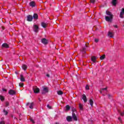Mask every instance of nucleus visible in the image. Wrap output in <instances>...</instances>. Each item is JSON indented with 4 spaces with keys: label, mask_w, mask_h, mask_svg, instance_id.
<instances>
[{
    "label": "nucleus",
    "mask_w": 124,
    "mask_h": 124,
    "mask_svg": "<svg viewBox=\"0 0 124 124\" xmlns=\"http://www.w3.org/2000/svg\"><path fill=\"white\" fill-rule=\"evenodd\" d=\"M33 18L35 20H37L38 19V15L36 14H34L33 16Z\"/></svg>",
    "instance_id": "obj_16"
},
{
    "label": "nucleus",
    "mask_w": 124,
    "mask_h": 124,
    "mask_svg": "<svg viewBox=\"0 0 124 124\" xmlns=\"http://www.w3.org/2000/svg\"><path fill=\"white\" fill-rule=\"evenodd\" d=\"M31 122L32 124H34V121L32 119H31Z\"/></svg>",
    "instance_id": "obj_37"
},
{
    "label": "nucleus",
    "mask_w": 124,
    "mask_h": 124,
    "mask_svg": "<svg viewBox=\"0 0 124 124\" xmlns=\"http://www.w3.org/2000/svg\"><path fill=\"white\" fill-rule=\"evenodd\" d=\"M100 93H102V92H101Z\"/></svg>",
    "instance_id": "obj_44"
},
{
    "label": "nucleus",
    "mask_w": 124,
    "mask_h": 124,
    "mask_svg": "<svg viewBox=\"0 0 124 124\" xmlns=\"http://www.w3.org/2000/svg\"><path fill=\"white\" fill-rule=\"evenodd\" d=\"M2 91H3V92H6V89H2Z\"/></svg>",
    "instance_id": "obj_42"
},
{
    "label": "nucleus",
    "mask_w": 124,
    "mask_h": 124,
    "mask_svg": "<svg viewBox=\"0 0 124 124\" xmlns=\"http://www.w3.org/2000/svg\"><path fill=\"white\" fill-rule=\"evenodd\" d=\"M9 94H11V95H14V94H16V92L14 90H10L9 91Z\"/></svg>",
    "instance_id": "obj_8"
},
{
    "label": "nucleus",
    "mask_w": 124,
    "mask_h": 124,
    "mask_svg": "<svg viewBox=\"0 0 124 124\" xmlns=\"http://www.w3.org/2000/svg\"><path fill=\"white\" fill-rule=\"evenodd\" d=\"M117 0H112V4L113 5L116 6V5L117 4Z\"/></svg>",
    "instance_id": "obj_23"
},
{
    "label": "nucleus",
    "mask_w": 124,
    "mask_h": 124,
    "mask_svg": "<svg viewBox=\"0 0 124 124\" xmlns=\"http://www.w3.org/2000/svg\"><path fill=\"white\" fill-rule=\"evenodd\" d=\"M3 112L4 115H7V114H8V112H7V111L5 110V109H4Z\"/></svg>",
    "instance_id": "obj_29"
},
{
    "label": "nucleus",
    "mask_w": 124,
    "mask_h": 124,
    "mask_svg": "<svg viewBox=\"0 0 124 124\" xmlns=\"http://www.w3.org/2000/svg\"><path fill=\"white\" fill-rule=\"evenodd\" d=\"M0 99L1 101H3V100H4L5 99L4 96L2 95H0Z\"/></svg>",
    "instance_id": "obj_25"
},
{
    "label": "nucleus",
    "mask_w": 124,
    "mask_h": 124,
    "mask_svg": "<svg viewBox=\"0 0 124 124\" xmlns=\"http://www.w3.org/2000/svg\"><path fill=\"white\" fill-rule=\"evenodd\" d=\"M100 60H104L105 59V55H102L100 57Z\"/></svg>",
    "instance_id": "obj_27"
},
{
    "label": "nucleus",
    "mask_w": 124,
    "mask_h": 124,
    "mask_svg": "<svg viewBox=\"0 0 124 124\" xmlns=\"http://www.w3.org/2000/svg\"><path fill=\"white\" fill-rule=\"evenodd\" d=\"M118 120H119V121H120V122H121V121H122V119H121V117H119V118H118Z\"/></svg>",
    "instance_id": "obj_40"
},
{
    "label": "nucleus",
    "mask_w": 124,
    "mask_h": 124,
    "mask_svg": "<svg viewBox=\"0 0 124 124\" xmlns=\"http://www.w3.org/2000/svg\"><path fill=\"white\" fill-rule=\"evenodd\" d=\"M19 87H23L24 86V83H19Z\"/></svg>",
    "instance_id": "obj_31"
},
{
    "label": "nucleus",
    "mask_w": 124,
    "mask_h": 124,
    "mask_svg": "<svg viewBox=\"0 0 124 124\" xmlns=\"http://www.w3.org/2000/svg\"><path fill=\"white\" fill-rule=\"evenodd\" d=\"M46 77H48V78L50 77V75L49 74H47Z\"/></svg>",
    "instance_id": "obj_41"
},
{
    "label": "nucleus",
    "mask_w": 124,
    "mask_h": 124,
    "mask_svg": "<svg viewBox=\"0 0 124 124\" xmlns=\"http://www.w3.org/2000/svg\"><path fill=\"white\" fill-rule=\"evenodd\" d=\"M69 109H70V107H69V106L67 105L66 106V110L67 111H68V110H69Z\"/></svg>",
    "instance_id": "obj_28"
},
{
    "label": "nucleus",
    "mask_w": 124,
    "mask_h": 124,
    "mask_svg": "<svg viewBox=\"0 0 124 124\" xmlns=\"http://www.w3.org/2000/svg\"><path fill=\"white\" fill-rule=\"evenodd\" d=\"M47 24L45 22H42L41 26L43 28H47Z\"/></svg>",
    "instance_id": "obj_14"
},
{
    "label": "nucleus",
    "mask_w": 124,
    "mask_h": 124,
    "mask_svg": "<svg viewBox=\"0 0 124 124\" xmlns=\"http://www.w3.org/2000/svg\"><path fill=\"white\" fill-rule=\"evenodd\" d=\"M82 99H83L84 102H87V97L86 95L83 94L82 96Z\"/></svg>",
    "instance_id": "obj_13"
},
{
    "label": "nucleus",
    "mask_w": 124,
    "mask_h": 124,
    "mask_svg": "<svg viewBox=\"0 0 124 124\" xmlns=\"http://www.w3.org/2000/svg\"><path fill=\"white\" fill-rule=\"evenodd\" d=\"M42 43L44 44V45H46V44H48V40L46 39V38H43L41 40Z\"/></svg>",
    "instance_id": "obj_5"
},
{
    "label": "nucleus",
    "mask_w": 124,
    "mask_h": 124,
    "mask_svg": "<svg viewBox=\"0 0 124 124\" xmlns=\"http://www.w3.org/2000/svg\"><path fill=\"white\" fill-rule=\"evenodd\" d=\"M1 121L0 122V124H5V123L3 121V120H4V118H1Z\"/></svg>",
    "instance_id": "obj_24"
},
{
    "label": "nucleus",
    "mask_w": 124,
    "mask_h": 124,
    "mask_svg": "<svg viewBox=\"0 0 124 124\" xmlns=\"http://www.w3.org/2000/svg\"><path fill=\"white\" fill-rule=\"evenodd\" d=\"M33 91L34 93H39V88H37V87L35 86L33 88Z\"/></svg>",
    "instance_id": "obj_3"
},
{
    "label": "nucleus",
    "mask_w": 124,
    "mask_h": 124,
    "mask_svg": "<svg viewBox=\"0 0 124 124\" xmlns=\"http://www.w3.org/2000/svg\"><path fill=\"white\" fill-rule=\"evenodd\" d=\"M83 104H79V108L80 110H83L84 108H83Z\"/></svg>",
    "instance_id": "obj_21"
},
{
    "label": "nucleus",
    "mask_w": 124,
    "mask_h": 124,
    "mask_svg": "<svg viewBox=\"0 0 124 124\" xmlns=\"http://www.w3.org/2000/svg\"><path fill=\"white\" fill-rule=\"evenodd\" d=\"M66 120L67 122H72V117H71V116H67Z\"/></svg>",
    "instance_id": "obj_15"
},
{
    "label": "nucleus",
    "mask_w": 124,
    "mask_h": 124,
    "mask_svg": "<svg viewBox=\"0 0 124 124\" xmlns=\"http://www.w3.org/2000/svg\"><path fill=\"white\" fill-rule=\"evenodd\" d=\"M33 19V17L32 16L29 15L27 16V21H28V22H31Z\"/></svg>",
    "instance_id": "obj_6"
},
{
    "label": "nucleus",
    "mask_w": 124,
    "mask_h": 124,
    "mask_svg": "<svg viewBox=\"0 0 124 124\" xmlns=\"http://www.w3.org/2000/svg\"><path fill=\"white\" fill-rule=\"evenodd\" d=\"M72 118L74 121H77V116H76V114L74 112L72 113Z\"/></svg>",
    "instance_id": "obj_12"
},
{
    "label": "nucleus",
    "mask_w": 124,
    "mask_h": 124,
    "mask_svg": "<svg viewBox=\"0 0 124 124\" xmlns=\"http://www.w3.org/2000/svg\"><path fill=\"white\" fill-rule=\"evenodd\" d=\"M85 89L86 90H89V87L88 85H86V86L85 87Z\"/></svg>",
    "instance_id": "obj_36"
},
{
    "label": "nucleus",
    "mask_w": 124,
    "mask_h": 124,
    "mask_svg": "<svg viewBox=\"0 0 124 124\" xmlns=\"http://www.w3.org/2000/svg\"><path fill=\"white\" fill-rule=\"evenodd\" d=\"M89 103L90 104V105L92 107H93V99H91L89 100Z\"/></svg>",
    "instance_id": "obj_20"
},
{
    "label": "nucleus",
    "mask_w": 124,
    "mask_h": 124,
    "mask_svg": "<svg viewBox=\"0 0 124 124\" xmlns=\"http://www.w3.org/2000/svg\"><path fill=\"white\" fill-rule=\"evenodd\" d=\"M108 36H109V37L113 38V37H114V32L109 31L108 33Z\"/></svg>",
    "instance_id": "obj_10"
},
{
    "label": "nucleus",
    "mask_w": 124,
    "mask_h": 124,
    "mask_svg": "<svg viewBox=\"0 0 124 124\" xmlns=\"http://www.w3.org/2000/svg\"><path fill=\"white\" fill-rule=\"evenodd\" d=\"M108 98H111V95H110L109 94H108Z\"/></svg>",
    "instance_id": "obj_39"
},
{
    "label": "nucleus",
    "mask_w": 124,
    "mask_h": 124,
    "mask_svg": "<svg viewBox=\"0 0 124 124\" xmlns=\"http://www.w3.org/2000/svg\"><path fill=\"white\" fill-rule=\"evenodd\" d=\"M2 47H4V48H8L9 46H8V45L7 44H3L2 45Z\"/></svg>",
    "instance_id": "obj_22"
},
{
    "label": "nucleus",
    "mask_w": 124,
    "mask_h": 124,
    "mask_svg": "<svg viewBox=\"0 0 124 124\" xmlns=\"http://www.w3.org/2000/svg\"><path fill=\"white\" fill-rule=\"evenodd\" d=\"M20 81H21V82H25V78H24L23 75H20Z\"/></svg>",
    "instance_id": "obj_19"
},
{
    "label": "nucleus",
    "mask_w": 124,
    "mask_h": 124,
    "mask_svg": "<svg viewBox=\"0 0 124 124\" xmlns=\"http://www.w3.org/2000/svg\"><path fill=\"white\" fill-rule=\"evenodd\" d=\"M114 28H115L116 29H118V26H117V25H114Z\"/></svg>",
    "instance_id": "obj_38"
},
{
    "label": "nucleus",
    "mask_w": 124,
    "mask_h": 124,
    "mask_svg": "<svg viewBox=\"0 0 124 124\" xmlns=\"http://www.w3.org/2000/svg\"><path fill=\"white\" fill-rule=\"evenodd\" d=\"M94 41H95V42H96V43H97V42H98V41H99V40H98V39H95Z\"/></svg>",
    "instance_id": "obj_33"
},
{
    "label": "nucleus",
    "mask_w": 124,
    "mask_h": 124,
    "mask_svg": "<svg viewBox=\"0 0 124 124\" xmlns=\"http://www.w3.org/2000/svg\"><path fill=\"white\" fill-rule=\"evenodd\" d=\"M28 105H29L30 109H32L33 108V103H29Z\"/></svg>",
    "instance_id": "obj_17"
},
{
    "label": "nucleus",
    "mask_w": 124,
    "mask_h": 124,
    "mask_svg": "<svg viewBox=\"0 0 124 124\" xmlns=\"http://www.w3.org/2000/svg\"><path fill=\"white\" fill-rule=\"evenodd\" d=\"M9 105V102H6V103H5V106H6V107H7V106H8Z\"/></svg>",
    "instance_id": "obj_32"
},
{
    "label": "nucleus",
    "mask_w": 124,
    "mask_h": 124,
    "mask_svg": "<svg viewBox=\"0 0 124 124\" xmlns=\"http://www.w3.org/2000/svg\"><path fill=\"white\" fill-rule=\"evenodd\" d=\"M30 6L31 7H34L35 6V2L32 1L30 3Z\"/></svg>",
    "instance_id": "obj_11"
},
{
    "label": "nucleus",
    "mask_w": 124,
    "mask_h": 124,
    "mask_svg": "<svg viewBox=\"0 0 124 124\" xmlns=\"http://www.w3.org/2000/svg\"><path fill=\"white\" fill-rule=\"evenodd\" d=\"M123 27H124V25H123Z\"/></svg>",
    "instance_id": "obj_43"
},
{
    "label": "nucleus",
    "mask_w": 124,
    "mask_h": 124,
    "mask_svg": "<svg viewBox=\"0 0 124 124\" xmlns=\"http://www.w3.org/2000/svg\"><path fill=\"white\" fill-rule=\"evenodd\" d=\"M106 14L108 16H105L106 21L108 22V23H111L113 21V15L108 11H106Z\"/></svg>",
    "instance_id": "obj_1"
},
{
    "label": "nucleus",
    "mask_w": 124,
    "mask_h": 124,
    "mask_svg": "<svg viewBox=\"0 0 124 124\" xmlns=\"http://www.w3.org/2000/svg\"><path fill=\"white\" fill-rule=\"evenodd\" d=\"M33 29L34 31H35V32H38V26L37 25H34Z\"/></svg>",
    "instance_id": "obj_7"
},
{
    "label": "nucleus",
    "mask_w": 124,
    "mask_h": 124,
    "mask_svg": "<svg viewBox=\"0 0 124 124\" xmlns=\"http://www.w3.org/2000/svg\"><path fill=\"white\" fill-rule=\"evenodd\" d=\"M91 61L92 62H93L95 63V62H96V57H95V56H92L91 57Z\"/></svg>",
    "instance_id": "obj_9"
},
{
    "label": "nucleus",
    "mask_w": 124,
    "mask_h": 124,
    "mask_svg": "<svg viewBox=\"0 0 124 124\" xmlns=\"http://www.w3.org/2000/svg\"><path fill=\"white\" fill-rule=\"evenodd\" d=\"M57 93H58V94H59V95H61V94H62V93H62V91H59L57 92Z\"/></svg>",
    "instance_id": "obj_26"
},
{
    "label": "nucleus",
    "mask_w": 124,
    "mask_h": 124,
    "mask_svg": "<svg viewBox=\"0 0 124 124\" xmlns=\"http://www.w3.org/2000/svg\"><path fill=\"white\" fill-rule=\"evenodd\" d=\"M47 108H48V109H51V106H50V105H47Z\"/></svg>",
    "instance_id": "obj_35"
},
{
    "label": "nucleus",
    "mask_w": 124,
    "mask_h": 124,
    "mask_svg": "<svg viewBox=\"0 0 124 124\" xmlns=\"http://www.w3.org/2000/svg\"><path fill=\"white\" fill-rule=\"evenodd\" d=\"M102 91H107V88H102Z\"/></svg>",
    "instance_id": "obj_34"
},
{
    "label": "nucleus",
    "mask_w": 124,
    "mask_h": 124,
    "mask_svg": "<svg viewBox=\"0 0 124 124\" xmlns=\"http://www.w3.org/2000/svg\"><path fill=\"white\" fill-rule=\"evenodd\" d=\"M22 69H23V70H27V68H28V66L26 64H23L22 65Z\"/></svg>",
    "instance_id": "obj_18"
},
{
    "label": "nucleus",
    "mask_w": 124,
    "mask_h": 124,
    "mask_svg": "<svg viewBox=\"0 0 124 124\" xmlns=\"http://www.w3.org/2000/svg\"><path fill=\"white\" fill-rule=\"evenodd\" d=\"M43 89L42 91V93L43 94H44L45 93H47L49 92V88H48V87H43Z\"/></svg>",
    "instance_id": "obj_2"
},
{
    "label": "nucleus",
    "mask_w": 124,
    "mask_h": 124,
    "mask_svg": "<svg viewBox=\"0 0 124 124\" xmlns=\"http://www.w3.org/2000/svg\"><path fill=\"white\" fill-rule=\"evenodd\" d=\"M90 2L94 4V2H95V0H90Z\"/></svg>",
    "instance_id": "obj_30"
},
{
    "label": "nucleus",
    "mask_w": 124,
    "mask_h": 124,
    "mask_svg": "<svg viewBox=\"0 0 124 124\" xmlns=\"http://www.w3.org/2000/svg\"><path fill=\"white\" fill-rule=\"evenodd\" d=\"M88 47V46L87 45H85L84 46L82 47V48L81 49V52H82V54H86V48Z\"/></svg>",
    "instance_id": "obj_4"
}]
</instances>
